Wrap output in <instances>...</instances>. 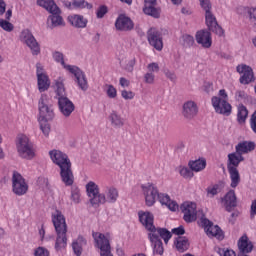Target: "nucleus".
Here are the masks:
<instances>
[{"label": "nucleus", "instance_id": "nucleus-1", "mask_svg": "<svg viewBox=\"0 0 256 256\" xmlns=\"http://www.w3.org/2000/svg\"><path fill=\"white\" fill-rule=\"evenodd\" d=\"M138 217L140 223H142L145 226V229H147L148 232V239L153 247L154 253L157 255H163L164 249H163V241L164 240L165 245L169 243V240L173 237V235H185V227L179 226L177 228H173L170 232L167 230V228H157L153 224V215L151 212H138Z\"/></svg>", "mask_w": 256, "mask_h": 256}, {"label": "nucleus", "instance_id": "nucleus-2", "mask_svg": "<svg viewBox=\"0 0 256 256\" xmlns=\"http://www.w3.org/2000/svg\"><path fill=\"white\" fill-rule=\"evenodd\" d=\"M49 156L54 165L60 169V179L66 187H71L75 183V176L69 156L61 150H50Z\"/></svg>", "mask_w": 256, "mask_h": 256}, {"label": "nucleus", "instance_id": "nucleus-3", "mask_svg": "<svg viewBox=\"0 0 256 256\" xmlns=\"http://www.w3.org/2000/svg\"><path fill=\"white\" fill-rule=\"evenodd\" d=\"M52 223L57 233L55 243L56 249L67 247V222L65 221V216L61 211L56 210L55 213L52 214Z\"/></svg>", "mask_w": 256, "mask_h": 256}, {"label": "nucleus", "instance_id": "nucleus-4", "mask_svg": "<svg viewBox=\"0 0 256 256\" xmlns=\"http://www.w3.org/2000/svg\"><path fill=\"white\" fill-rule=\"evenodd\" d=\"M235 150V152L228 154V161L231 165H239L242 161H245V157H243V155L251 153V151H255V142H239L235 146Z\"/></svg>", "mask_w": 256, "mask_h": 256}, {"label": "nucleus", "instance_id": "nucleus-5", "mask_svg": "<svg viewBox=\"0 0 256 256\" xmlns=\"http://www.w3.org/2000/svg\"><path fill=\"white\" fill-rule=\"evenodd\" d=\"M200 6L205 11V19H206V25L209 29V31H212V33H215L219 37H221L225 32L223 31V28L219 26L217 23V18L213 15V12H211L212 5L210 0H199Z\"/></svg>", "mask_w": 256, "mask_h": 256}, {"label": "nucleus", "instance_id": "nucleus-6", "mask_svg": "<svg viewBox=\"0 0 256 256\" xmlns=\"http://www.w3.org/2000/svg\"><path fill=\"white\" fill-rule=\"evenodd\" d=\"M39 121H53L55 110L53 100L49 96L42 94L38 101Z\"/></svg>", "mask_w": 256, "mask_h": 256}, {"label": "nucleus", "instance_id": "nucleus-7", "mask_svg": "<svg viewBox=\"0 0 256 256\" xmlns=\"http://www.w3.org/2000/svg\"><path fill=\"white\" fill-rule=\"evenodd\" d=\"M86 192L92 207L105 205V194L99 193V186L95 182L90 181L86 184Z\"/></svg>", "mask_w": 256, "mask_h": 256}, {"label": "nucleus", "instance_id": "nucleus-8", "mask_svg": "<svg viewBox=\"0 0 256 256\" xmlns=\"http://www.w3.org/2000/svg\"><path fill=\"white\" fill-rule=\"evenodd\" d=\"M17 151L22 159H33L35 157V151L33 150V143L29 140V137L20 135L18 137Z\"/></svg>", "mask_w": 256, "mask_h": 256}, {"label": "nucleus", "instance_id": "nucleus-9", "mask_svg": "<svg viewBox=\"0 0 256 256\" xmlns=\"http://www.w3.org/2000/svg\"><path fill=\"white\" fill-rule=\"evenodd\" d=\"M20 41L30 48L32 55L37 56L41 53V46L37 42V39H35V36H33V33H31V30H23L20 34Z\"/></svg>", "mask_w": 256, "mask_h": 256}, {"label": "nucleus", "instance_id": "nucleus-10", "mask_svg": "<svg viewBox=\"0 0 256 256\" xmlns=\"http://www.w3.org/2000/svg\"><path fill=\"white\" fill-rule=\"evenodd\" d=\"M147 207H153L159 197V189L153 183H146L141 186Z\"/></svg>", "mask_w": 256, "mask_h": 256}, {"label": "nucleus", "instance_id": "nucleus-11", "mask_svg": "<svg viewBox=\"0 0 256 256\" xmlns=\"http://www.w3.org/2000/svg\"><path fill=\"white\" fill-rule=\"evenodd\" d=\"M12 191L18 196L25 195L29 191V185L25 178L17 171L13 172L12 175Z\"/></svg>", "mask_w": 256, "mask_h": 256}, {"label": "nucleus", "instance_id": "nucleus-12", "mask_svg": "<svg viewBox=\"0 0 256 256\" xmlns=\"http://www.w3.org/2000/svg\"><path fill=\"white\" fill-rule=\"evenodd\" d=\"M64 69L72 73L76 79V83L78 87L81 89V91H87L89 89V83L87 82V77L85 76V73L79 69L77 66H71L65 64Z\"/></svg>", "mask_w": 256, "mask_h": 256}, {"label": "nucleus", "instance_id": "nucleus-13", "mask_svg": "<svg viewBox=\"0 0 256 256\" xmlns=\"http://www.w3.org/2000/svg\"><path fill=\"white\" fill-rule=\"evenodd\" d=\"M92 237L96 243V247L101 251L100 256H113L111 253V244L109 243V239L105 237V234L93 232Z\"/></svg>", "mask_w": 256, "mask_h": 256}, {"label": "nucleus", "instance_id": "nucleus-14", "mask_svg": "<svg viewBox=\"0 0 256 256\" xmlns=\"http://www.w3.org/2000/svg\"><path fill=\"white\" fill-rule=\"evenodd\" d=\"M200 223L208 237H215L216 239H219V241H223V239H225V236L223 235V230H221V228L217 225H213V222H211V220L202 217Z\"/></svg>", "mask_w": 256, "mask_h": 256}, {"label": "nucleus", "instance_id": "nucleus-15", "mask_svg": "<svg viewBox=\"0 0 256 256\" xmlns=\"http://www.w3.org/2000/svg\"><path fill=\"white\" fill-rule=\"evenodd\" d=\"M212 107L214 108L215 112L219 115H225L229 117L231 112L233 111V107L227 100H222L221 97L213 96L212 99Z\"/></svg>", "mask_w": 256, "mask_h": 256}, {"label": "nucleus", "instance_id": "nucleus-16", "mask_svg": "<svg viewBox=\"0 0 256 256\" xmlns=\"http://www.w3.org/2000/svg\"><path fill=\"white\" fill-rule=\"evenodd\" d=\"M237 73L242 75L239 79L241 85H249L250 83H255V74L253 73V68L246 64H239L236 67Z\"/></svg>", "mask_w": 256, "mask_h": 256}, {"label": "nucleus", "instance_id": "nucleus-17", "mask_svg": "<svg viewBox=\"0 0 256 256\" xmlns=\"http://www.w3.org/2000/svg\"><path fill=\"white\" fill-rule=\"evenodd\" d=\"M180 209L184 214L183 219L186 223L197 221V204L193 202H184L181 204Z\"/></svg>", "mask_w": 256, "mask_h": 256}, {"label": "nucleus", "instance_id": "nucleus-18", "mask_svg": "<svg viewBox=\"0 0 256 256\" xmlns=\"http://www.w3.org/2000/svg\"><path fill=\"white\" fill-rule=\"evenodd\" d=\"M148 43L156 49V51L163 50V36L157 28H150L147 32Z\"/></svg>", "mask_w": 256, "mask_h": 256}, {"label": "nucleus", "instance_id": "nucleus-19", "mask_svg": "<svg viewBox=\"0 0 256 256\" xmlns=\"http://www.w3.org/2000/svg\"><path fill=\"white\" fill-rule=\"evenodd\" d=\"M197 113H199V107L197 106V103H195V101L188 100L184 102L182 106V115L184 119L191 121L192 119H195V117H197Z\"/></svg>", "mask_w": 256, "mask_h": 256}, {"label": "nucleus", "instance_id": "nucleus-20", "mask_svg": "<svg viewBox=\"0 0 256 256\" xmlns=\"http://www.w3.org/2000/svg\"><path fill=\"white\" fill-rule=\"evenodd\" d=\"M58 109L64 117H71V114L75 111V104L67 96L58 98Z\"/></svg>", "mask_w": 256, "mask_h": 256}, {"label": "nucleus", "instance_id": "nucleus-21", "mask_svg": "<svg viewBox=\"0 0 256 256\" xmlns=\"http://www.w3.org/2000/svg\"><path fill=\"white\" fill-rule=\"evenodd\" d=\"M47 25L50 29H55V27H61V25H65L63 17L61 16V9L59 7L50 12V15L47 19Z\"/></svg>", "mask_w": 256, "mask_h": 256}, {"label": "nucleus", "instance_id": "nucleus-22", "mask_svg": "<svg viewBox=\"0 0 256 256\" xmlns=\"http://www.w3.org/2000/svg\"><path fill=\"white\" fill-rule=\"evenodd\" d=\"M196 43L201 45L204 49H209L213 45V40L211 39V32L206 30H200L196 33Z\"/></svg>", "mask_w": 256, "mask_h": 256}, {"label": "nucleus", "instance_id": "nucleus-23", "mask_svg": "<svg viewBox=\"0 0 256 256\" xmlns=\"http://www.w3.org/2000/svg\"><path fill=\"white\" fill-rule=\"evenodd\" d=\"M222 203L226 211L231 213L235 207H237V195H235V190L228 191L223 198H221Z\"/></svg>", "mask_w": 256, "mask_h": 256}, {"label": "nucleus", "instance_id": "nucleus-24", "mask_svg": "<svg viewBox=\"0 0 256 256\" xmlns=\"http://www.w3.org/2000/svg\"><path fill=\"white\" fill-rule=\"evenodd\" d=\"M238 167L239 165H233L228 160L227 169L230 175V179H231L230 186L232 187V189H235L239 185V183H241V175L239 174V170H237Z\"/></svg>", "mask_w": 256, "mask_h": 256}, {"label": "nucleus", "instance_id": "nucleus-25", "mask_svg": "<svg viewBox=\"0 0 256 256\" xmlns=\"http://www.w3.org/2000/svg\"><path fill=\"white\" fill-rule=\"evenodd\" d=\"M115 27L118 31H131L134 24L131 18L125 15H120L115 22Z\"/></svg>", "mask_w": 256, "mask_h": 256}, {"label": "nucleus", "instance_id": "nucleus-26", "mask_svg": "<svg viewBox=\"0 0 256 256\" xmlns=\"http://www.w3.org/2000/svg\"><path fill=\"white\" fill-rule=\"evenodd\" d=\"M238 255H247V253H251L253 251V243L249 241L247 235L242 236L238 240Z\"/></svg>", "mask_w": 256, "mask_h": 256}, {"label": "nucleus", "instance_id": "nucleus-27", "mask_svg": "<svg viewBox=\"0 0 256 256\" xmlns=\"http://www.w3.org/2000/svg\"><path fill=\"white\" fill-rule=\"evenodd\" d=\"M223 189H225V181L220 180L217 183L207 187L206 189L207 197H210V199H213V197L219 195V193H222Z\"/></svg>", "mask_w": 256, "mask_h": 256}, {"label": "nucleus", "instance_id": "nucleus-28", "mask_svg": "<svg viewBox=\"0 0 256 256\" xmlns=\"http://www.w3.org/2000/svg\"><path fill=\"white\" fill-rule=\"evenodd\" d=\"M69 23L76 29H85L87 27L88 20L79 14H74L68 17Z\"/></svg>", "mask_w": 256, "mask_h": 256}, {"label": "nucleus", "instance_id": "nucleus-29", "mask_svg": "<svg viewBox=\"0 0 256 256\" xmlns=\"http://www.w3.org/2000/svg\"><path fill=\"white\" fill-rule=\"evenodd\" d=\"M174 245L179 253H185L189 250V238L185 236H178L174 241Z\"/></svg>", "mask_w": 256, "mask_h": 256}, {"label": "nucleus", "instance_id": "nucleus-30", "mask_svg": "<svg viewBox=\"0 0 256 256\" xmlns=\"http://www.w3.org/2000/svg\"><path fill=\"white\" fill-rule=\"evenodd\" d=\"M109 119H110L111 125H112V127H114V129H121V127H123V125H125V119H123V117H121V114H119L118 111L113 110L109 116Z\"/></svg>", "mask_w": 256, "mask_h": 256}, {"label": "nucleus", "instance_id": "nucleus-31", "mask_svg": "<svg viewBox=\"0 0 256 256\" xmlns=\"http://www.w3.org/2000/svg\"><path fill=\"white\" fill-rule=\"evenodd\" d=\"M104 195L105 203H117V200L119 199V190L113 186L107 187Z\"/></svg>", "mask_w": 256, "mask_h": 256}, {"label": "nucleus", "instance_id": "nucleus-32", "mask_svg": "<svg viewBox=\"0 0 256 256\" xmlns=\"http://www.w3.org/2000/svg\"><path fill=\"white\" fill-rule=\"evenodd\" d=\"M37 84H38V91L40 93H45L51 87V81L49 80V76L44 74L43 76H37Z\"/></svg>", "mask_w": 256, "mask_h": 256}, {"label": "nucleus", "instance_id": "nucleus-33", "mask_svg": "<svg viewBox=\"0 0 256 256\" xmlns=\"http://www.w3.org/2000/svg\"><path fill=\"white\" fill-rule=\"evenodd\" d=\"M135 63H137L135 57H126L120 61L122 69H124V71H127V73H133Z\"/></svg>", "mask_w": 256, "mask_h": 256}, {"label": "nucleus", "instance_id": "nucleus-34", "mask_svg": "<svg viewBox=\"0 0 256 256\" xmlns=\"http://www.w3.org/2000/svg\"><path fill=\"white\" fill-rule=\"evenodd\" d=\"M190 169L199 173V171H203L205 167H207V160L205 158H200L198 160H192L188 163Z\"/></svg>", "mask_w": 256, "mask_h": 256}, {"label": "nucleus", "instance_id": "nucleus-35", "mask_svg": "<svg viewBox=\"0 0 256 256\" xmlns=\"http://www.w3.org/2000/svg\"><path fill=\"white\" fill-rule=\"evenodd\" d=\"M83 245H87V240H85L83 236H79L77 240L72 243V249L76 256L82 255Z\"/></svg>", "mask_w": 256, "mask_h": 256}, {"label": "nucleus", "instance_id": "nucleus-36", "mask_svg": "<svg viewBox=\"0 0 256 256\" xmlns=\"http://www.w3.org/2000/svg\"><path fill=\"white\" fill-rule=\"evenodd\" d=\"M247 117H249V110H247L245 105L240 104L237 111V122L239 125H244V123L247 121Z\"/></svg>", "mask_w": 256, "mask_h": 256}, {"label": "nucleus", "instance_id": "nucleus-37", "mask_svg": "<svg viewBox=\"0 0 256 256\" xmlns=\"http://www.w3.org/2000/svg\"><path fill=\"white\" fill-rule=\"evenodd\" d=\"M37 5H39V7H43V9L48 11V13L59 9V6H57L54 0H37Z\"/></svg>", "mask_w": 256, "mask_h": 256}, {"label": "nucleus", "instance_id": "nucleus-38", "mask_svg": "<svg viewBox=\"0 0 256 256\" xmlns=\"http://www.w3.org/2000/svg\"><path fill=\"white\" fill-rule=\"evenodd\" d=\"M143 12L145 13V15H149L154 19H159V17H161V8H155V6L145 5V7L143 8Z\"/></svg>", "mask_w": 256, "mask_h": 256}, {"label": "nucleus", "instance_id": "nucleus-39", "mask_svg": "<svg viewBox=\"0 0 256 256\" xmlns=\"http://www.w3.org/2000/svg\"><path fill=\"white\" fill-rule=\"evenodd\" d=\"M55 86H56L57 99L67 97V93L65 92V85L63 84V82L61 80H56Z\"/></svg>", "mask_w": 256, "mask_h": 256}, {"label": "nucleus", "instance_id": "nucleus-40", "mask_svg": "<svg viewBox=\"0 0 256 256\" xmlns=\"http://www.w3.org/2000/svg\"><path fill=\"white\" fill-rule=\"evenodd\" d=\"M91 9L93 5L89 4L88 2H85V0H74L72 2V9Z\"/></svg>", "mask_w": 256, "mask_h": 256}, {"label": "nucleus", "instance_id": "nucleus-41", "mask_svg": "<svg viewBox=\"0 0 256 256\" xmlns=\"http://www.w3.org/2000/svg\"><path fill=\"white\" fill-rule=\"evenodd\" d=\"M71 199L75 205H79V203H81V190L78 187H72Z\"/></svg>", "mask_w": 256, "mask_h": 256}, {"label": "nucleus", "instance_id": "nucleus-42", "mask_svg": "<svg viewBox=\"0 0 256 256\" xmlns=\"http://www.w3.org/2000/svg\"><path fill=\"white\" fill-rule=\"evenodd\" d=\"M239 13H247L250 19H255L256 21V8H249L245 6H241L238 8Z\"/></svg>", "mask_w": 256, "mask_h": 256}, {"label": "nucleus", "instance_id": "nucleus-43", "mask_svg": "<svg viewBox=\"0 0 256 256\" xmlns=\"http://www.w3.org/2000/svg\"><path fill=\"white\" fill-rule=\"evenodd\" d=\"M195 43V38L189 34H185L182 36V44L183 47H193V44Z\"/></svg>", "mask_w": 256, "mask_h": 256}, {"label": "nucleus", "instance_id": "nucleus-44", "mask_svg": "<svg viewBox=\"0 0 256 256\" xmlns=\"http://www.w3.org/2000/svg\"><path fill=\"white\" fill-rule=\"evenodd\" d=\"M0 27L4 30L7 31L8 33H11L13 29H15V26L7 20L1 19L0 18Z\"/></svg>", "mask_w": 256, "mask_h": 256}, {"label": "nucleus", "instance_id": "nucleus-45", "mask_svg": "<svg viewBox=\"0 0 256 256\" xmlns=\"http://www.w3.org/2000/svg\"><path fill=\"white\" fill-rule=\"evenodd\" d=\"M180 175L181 177H183L184 179H192V177H194V173L193 170L187 167H183L180 169Z\"/></svg>", "mask_w": 256, "mask_h": 256}, {"label": "nucleus", "instance_id": "nucleus-46", "mask_svg": "<svg viewBox=\"0 0 256 256\" xmlns=\"http://www.w3.org/2000/svg\"><path fill=\"white\" fill-rule=\"evenodd\" d=\"M40 121V129L42 131V133L45 135V137H49V133L51 132V126L49 125V123H47L48 121Z\"/></svg>", "mask_w": 256, "mask_h": 256}, {"label": "nucleus", "instance_id": "nucleus-47", "mask_svg": "<svg viewBox=\"0 0 256 256\" xmlns=\"http://www.w3.org/2000/svg\"><path fill=\"white\" fill-rule=\"evenodd\" d=\"M157 200L159 201V203H161V205H167L171 202V197L169 196V194L159 193Z\"/></svg>", "mask_w": 256, "mask_h": 256}, {"label": "nucleus", "instance_id": "nucleus-48", "mask_svg": "<svg viewBox=\"0 0 256 256\" xmlns=\"http://www.w3.org/2000/svg\"><path fill=\"white\" fill-rule=\"evenodd\" d=\"M107 90H106V94L107 97H109V99H115V97H117V89L115 88L114 85H106Z\"/></svg>", "mask_w": 256, "mask_h": 256}, {"label": "nucleus", "instance_id": "nucleus-49", "mask_svg": "<svg viewBox=\"0 0 256 256\" xmlns=\"http://www.w3.org/2000/svg\"><path fill=\"white\" fill-rule=\"evenodd\" d=\"M53 59H54V61H56V63H61V65L64 67L65 60H64L63 53H61L59 51L54 52Z\"/></svg>", "mask_w": 256, "mask_h": 256}, {"label": "nucleus", "instance_id": "nucleus-50", "mask_svg": "<svg viewBox=\"0 0 256 256\" xmlns=\"http://www.w3.org/2000/svg\"><path fill=\"white\" fill-rule=\"evenodd\" d=\"M108 9L107 6L102 5L98 8L96 15L98 19H103L107 15Z\"/></svg>", "mask_w": 256, "mask_h": 256}, {"label": "nucleus", "instance_id": "nucleus-51", "mask_svg": "<svg viewBox=\"0 0 256 256\" xmlns=\"http://www.w3.org/2000/svg\"><path fill=\"white\" fill-rule=\"evenodd\" d=\"M144 81L149 85H153L155 83V74H153V72H147L144 75Z\"/></svg>", "mask_w": 256, "mask_h": 256}, {"label": "nucleus", "instance_id": "nucleus-52", "mask_svg": "<svg viewBox=\"0 0 256 256\" xmlns=\"http://www.w3.org/2000/svg\"><path fill=\"white\" fill-rule=\"evenodd\" d=\"M34 256H49V250H47V248L44 247H38L34 251Z\"/></svg>", "mask_w": 256, "mask_h": 256}, {"label": "nucleus", "instance_id": "nucleus-53", "mask_svg": "<svg viewBox=\"0 0 256 256\" xmlns=\"http://www.w3.org/2000/svg\"><path fill=\"white\" fill-rule=\"evenodd\" d=\"M236 101H245L247 99V93L243 90H237L235 92Z\"/></svg>", "mask_w": 256, "mask_h": 256}, {"label": "nucleus", "instance_id": "nucleus-54", "mask_svg": "<svg viewBox=\"0 0 256 256\" xmlns=\"http://www.w3.org/2000/svg\"><path fill=\"white\" fill-rule=\"evenodd\" d=\"M164 75H165V77H167V79L171 80L172 82L177 81V75L175 74V72H173L169 69L164 70Z\"/></svg>", "mask_w": 256, "mask_h": 256}, {"label": "nucleus", "instance_id": "nucleus-55", "mask_svg": "<svg viewBox=\"0 0 256 256\" xmlns=\"http://www.w3.org/2000/svg\"><path fill=\"white\" fill-rule=\"evenodd\" d=\"M147 69H148L149 73H159V64L152 62V63L148 64Z\"/></svg>", "mask_w": 256, "mask_h": 256}, {"label": "nucleus", "instance_id": "nucleus-56", "mask_svg": "<svg viewBox=\"0 0 256 256\" xmlns=\"http://www.w3.org/2000/svg\"><path fill=\"white\" fill-rule=\"evenodd\" d=\"M250 127H251L253 133H255V135H256V110H255L254 113L251 115V118H250Z\"/></svg>", "mask_w": 256, "mask_h": 256}, {"label": "nucleus", "instance_id": "nucleus-57", "mask_svg": "<svg viewBox=\"0 0 256 256\" xmlns=\"http://www.w3.org/2000/svg\"><path fill=\"white\" fill-rule=\"evenodd\" d=\"M121 95H122L123 99H125V100L133 99V97H135V93H133L132 91H127V90H122Z\"/></svg>", "mask_w": 256, "mask_h": 256}, {"label": "nucleus", "instance_id": "nucleus-58", "mask_svg": "<svg viewBox=\"0 0 256 256\" xmlns=\"http://www.w3.org/2000/svg\"><path fill=\"white\" fill-rule=\"evenodd\" d=\"M170 211H177L179 209V204L176 201L170 200V202L166 205Z\"/></svg>", "mask_w": 256, "mask_h": 256}, {"label": "nucleus", "instance_id": "nucleus-59", "mask_svg": "<svg viewBox=\"0 0 256 256\" xmlns=\"http://www.w3.org/2000/svg\"><path fill=\"white\" fill-rule=\"evenodd\" d=\"M46 75L43 69V65H41V63H37L36 64V76H43Z\"/></svg>", "mask_w": 256, "mask_h": 256}, {"label": "nucleus", "instance_id": "nucleus-60", "mask_svg": "<svg viewBox=\"0 0 256 256\" xmlns=\"http://www.w3.org/2000/svg\"><path fill=\"white\" fill-rule=\"evenodd\" d=\"M255 215H256V200L251 204V212H250L251 219H253Z\"/></svg>", "mask_w": 256, "mask_h": 256}, {"label": "nucleus", "instance_id": "nucleus-61", "mask_svg": "<svg viewBox=\"0 0 256 256\" xmlns=\"http://www.w3.org/2000/svg\"><path fill=\"white\" fill-rule=\"evenodd\" d=\"M219 95H220V99L227 101V99L229 98V96L227 95V92L225 91V89H221L219 91Z\"/></svg>", "mask_w": 256, "mask_h": 256}, {"label": "nucleus", "instance_id": "nucleus-62", "mask_svg": "<svg viewBox=\"0 0 256 256\" xmlns=\"http://www.w3.org/2000/svg\"><path fill=\"white\" fill-rule=\"evenodd\" d=\"M120 85H121V87H129L130 82L126 78L121 77L120 78Z\"/></svg>", "mask_w": 256, "mask_h": 256}, {"label": "nucleus", "instance_id": "nucleus-63", "mask_svg": "<svg viewBox=\"0 0 256 256\" xmlns=\"http://www.w3.org/2000/svg\"><path fill=\"white\" fill-rule=\"evenodd\" d=\"M224 256H237V253H235L234 250L225 249V250H224Z\"/></svg>", "mask_w": 256, "mask_h": 256}, {"label": "nucleus", "instance_id": "nucleus-64", "mask_svg": "<svg viewBox=\"0 0 256 256\" xmlns=\"http://www.w3.org/2000/svg\"><path fill=\"white\" fill-rule=\"evenodd\" d=\"M5 7H7V4H5V1L0 0V15H3L5 13Z\"/></svg>", "mask_w": 256, "mask_h": 256}]
</instances>
